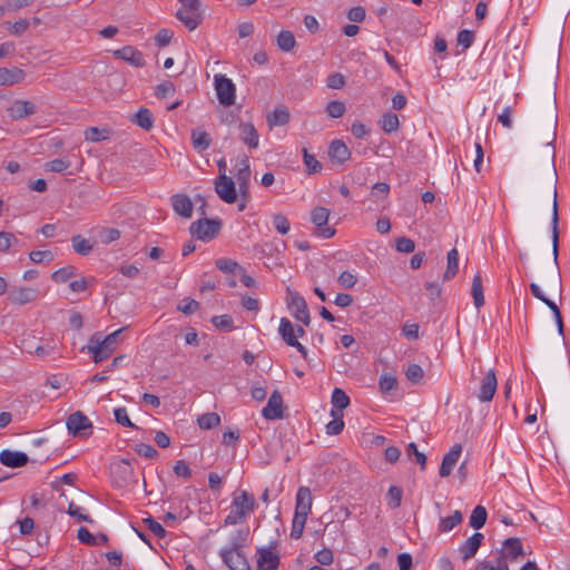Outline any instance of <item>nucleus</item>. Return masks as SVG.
I'll use <instances>...</instances> for the list:
<instances>
[{
    "instance_id": "f257e3e1",
    "label": "nucleus",
    "mask_w": 570,
    "mask_h": 570,
    "mask_svg": "<svg viewBox=\"0 0 570 570\" xmlns=\"http://www.w3.org/2000/svg\"><path fill=\"white\" fill-rule=\"evenodd\" d=\"M547 191L553 198L552 206V252H553V266L551 267L548 276V286L561 291V279L558 269V247H559V215H558V193H557V173L554 169L549 171L547 179Z\"/></svg>"
},
{
    "instance_id": "f03ea898",
    "label": "nucleus",
    "mask_w": 570,
    "mask_h": 570,
    "mask_svg": "<svg viewBox=\"0 0 570 570\" xmlns=\"http://www.w3.org/2000/svg\"><path fill=\"white\" fill-rule=\"evenodd\" d=\"M256 500L253 494L247 491L235 493L232 502V511L225 519L226 525H234L244 522L249 513L254 511Z\"/></svg>"
},
{
    "instance_id": "7ed1b4c3",
    "label": "nucleus",
    "mask_w": 570,
    "mask_h": 570,
    "mask_svg": "<svg viewBox=\"0 0 570 570\" xmlns=\"http://www.w3.org/2000/svg\"><path fill=\"white\" fill-rule=\"evenodd\" d=\"M121 331L122 330H117L102 340H100L98 334L91 336L89 344L87 345V350L94 354L95 363L102 362L115 352Z\"/></svg>"
},
{
    "instance_id": "20e7f679",
    "label": "nucleus",
    "mask_w": 570,
    "mask_h": 570,
    "mask_svg": "<svg viewBox=\"0 0 570 570\" xmlns=\"http://www.w3.org/2000/svg\"><path fill=\"white\" fill-rule=\"evenodd\" d=\"M214 86L220 105L232 106L235 104L236 87L229 78L217 73L214 76Z\"/></svg>"
},
{
    "instance_id": "39448f33",
    "label": "nucleus",
    "mask_w": 570,
    "mask_h": 570,
    "mask_svg": "<svg viewBox=\"0 0 570 570\" xmlns=\"http://www.w3.org/2000/svg\"><path fill=\"white\" fill-rule=\"evenodd\" d=\"M220 226L219 219L203 218L191 223L189 232L200 240H210L218 235Z\"/></svg>"
},
{
    "instance_id": "423d86ee",
    "label": "nucleus",
    "mask_w": 570,
    "mask_h": 570,
    "mask_svg": "<svg viewBox=\"0 0 570 570\" xmlns=\"http://www.w3.org/2000/svg\"><path fill=\"white\" fill-rule=\"evenodd\" d=\"M220 557L230 570H250V566L242 552V544L234 542L230 548L223 549Z\"/></svg>"
},
{
    "instance_id": "0eeeda50",
    "label": "nucleus",
    "mask_w": 570,
    "mask_h": 570,
    "mask_svg": "<svg viewBox=\"0 0 570 570\" xmlns=\"http://www.w3.org/2000/svg\"><path fill=\"white\" fill-rule=\"evenodd\" d=\"M287 295L288 307L293 311L294 317L298 322H302L304 325L308 326L311 323V316L304 297L298 293L291 291L289 288H287Z\"/></svg>"
},
{
    "instance_id": "6e6552de",
    "label": "nucleus",
    "mask_w": 570,
    "mask_h": 570,
    "mask_svg": "<svg viewBox=\"0 0 570 570\" xmlns=\"http://www.w3.org/2000/svg\"><path fill=\"white\" fill-rule=\"evenodd\" d=\"M199 4L181 3V8L176 12V18L181 21L190 31L195 30L202 22Z\"/></svg>"
},
{
    "instance_id": "1a4fd4ad",
    "label": "nucleus",
    "mask_w": 570,
    "mask_h": 570,
    "mask_svg": "<svg viewBox=\"0 0 570 570\" xmlns=\"http://www.w3.org/2000/svg\"><path fill=\"white\" fill-rule=\"evenodd\" d=\"M67 428L75 436H88L91 434L92 424L82 412L77 411L68 417Z\"/></svg>"
},
{
    "instance_id": "9d476101",
    "label": "nucleus",
    "mask_w": 570,
    "mask_h": 570,
    "mask_svg": "<svg viewBox=\"0 0 570 570\" xmlns=\"http://www.w3.org/2000/svg\"><path fill=\"white\" fill-rule=\"evenodd\" d=\"M330 210L325 207H315L311 213V220L317 227V235L323 238H331L335 229L327 226Z\"/></svg>"
},
{
    "instance_id": "9b49d317",
    "label": "nucleus",
    "mask_w": 570,
    "mask_h": 570,
    "mask_svg": "<svg viewBox=\"0 0 570 570\" xmlns=\"http://www.w3.org/2000/svg\"><path fill=\"white\" fill-rule=\"evenodd\" d=\"M215 191L227 204H233L237 199L235 183L224 173L215 180Z\"/></svg>"
},
{
    "instance_id": "f8f14e48",
    "label": "nucleus",
    "mask_w": 570,
    "mask_h": 570,
    "mask_svg": "<svg viewBox=\"0 0 570 570\" xmlns=\"http://www.w3.org/2000/svg\"><path fill=\"white\" fill-rule=\"evenodd\" d=\"M498 387V381L495 376L494 370H489L480 383V389L478 393V399L481 402H490L497 391Z\"/></svg>"
},
{
    "instance_id": "ddd939ff",
    "label": "nucleus",
    "mask_w": 570,
    "mask_h": 570,
    "mask_svg": "<svg viewBox=\"0 0 570 570\" xmlns=\"http://www.w3.org/2000/svg\"><path fill=\"white\" fill-rule=\"evenodd\" d=\"M262 415L266 420L283 419V399L279 391L275 390L272 392L266 406L262 410Z\"/></svg>"
},
{
    "instance_id": "4468645a",
    "label": "nucleus",
    "mask_w": 570,
    "mask_h": 570,
    "mask_svg": "<svg viewBox=\"0 0 570 570\" xmlns=\"http://www.w3.org/2000/svg\"><path fill=\"white\" fill-rule=\"evenodd\" d=\"M503 548L498 557L499 560H504L508 563V560L517 561L520 558L524 557L523 547L521 540L519 538H509L503 541Z\"/></svg>"
},
{
    "instance_id": "2eb2a0df",
    "label": "nucleus",
    "mask_w": 570,
    "mask_h": 570,
    "mask_svg": "<svg viewBox=\"0 0 570 570\" xmlns=\"http://www.w3.org/2000/svg\"><path fill=\"white\" fill-rule=\"evenodd\" d=\"M114 56L115 58L121 59L136 68H141L146 65L142 52L132 46H125L115 50Z\"/></svg>"
},
{
    "instance_id": "dca6fc26",
    "label": "nucleus",
    "mask_w": 570,
    "mask_h": 570,
    "mask_svg": "<svg viewBox=\"0 0 570 570\" xmlns=\"http://www.w3.org/2000/svg\"><path fill=\"white\" fill-rule=\"evenodd\" d=\"M530 291L535 298L540 299L542 303H544L551 309V312L553 313V316L556 318L558 332L562 335L563 334V321H562V316H561V312H560L559 307L556 305L554 302L549 299L543 294L541 288L535 283L530 284Z\"/></svg>"
},
{
    "instance_id": "f3484780",
    "label": "nucleus",
    "mask_w": 570,
    "mask_h": 570,
    "mask_svg": "<svg viewBox=\"0 0 570 570\" xmlns=\"http://www.w3.org/2000/svg\"><path fill=\"white\" fill-rule=\"evenodd\" d=\"M38 289L31 287L12 288L8 294V301L16 305H24L38 298Z\"/></svg>"
},
{
    "instance_id": "a211bd4d",
    "label": "nucleus",
    "mask_w": 570,
    "mask_h": 570,
    "mask_svg": "<svg viewBox=\"0 0 570 570\" xmlns=\"http://www.w3.org/2000/svg\"><path fill=\"white\" fill-rule=\"evenodd\" d=\"M462 453V445L455 444L452 449L443 456L441 466H440V476L446 478L451 474L453 468L458 463L460 455Z\"/></svg>"
},
{
    "instance_id": "6ab92c4d",
    "label": "nucleus",
    "mask_w": 570,
    "mask_h": 570,
    "mask_svg": "<svg viewBox=\"0 0 570 570\" xmlns=\"http://www.w3.org/2000/svg\"><path fill=\"white\" fill-rule=\"evenodd\" d=\"M312 494L306 487H301L296 493L295 513L297 515L308 517L312 510Z\"/></svg>"
},
{
    "instance_id": "aec40b11",
    "label": "nucleus",
    "mask_w": 570,
    "mask_h": 570,
    "mask_svg": "<svg viewBox=\"0 0 570 570\" xmlns=\"http://www.w3.org/2000/svg\"><path fill=\"white\" fill-rule=\"evenodd\" d=\"M257 570H277L279 564V557L267 548L257 550Z\"/></svg>"
},
{
    "instance_id": "412c9836",
    "label": "nucleus",
    "mask_w": 570,
    "mask_h": 570,
    "mask_svg": "<svg viewBox=\"0 0 570 570\" xmlns=\"http://www.w3.org/2000/svg\"><path fill=\"white\" fill-rule=\"evenodd\" d=\"M36 112V106L28 100H16L8 108V114L12 119H22Z\"/></svg>"
},
{
    "instance_id": "4be33fe9",
    "label": "nucleus",
    "mask_w": 570,
    "mask_h": 570,
    "mask_svg": "<svg viewBox=\"0 0 570 570\" xmlns=\"http://www.w3.org/2000/svg\"><path fill=\"white\" fill-rule=\"evenodd\" d=\"M174 210L184 218H190L193 215V203L187 195L175 194L170 198Z\"/></svg>"
},
{
    "instance_id": "5701e85b",
    "label": "nucleus",
    "mask_w": 570,
    "mask_h": 570,
    "mask_svg": "<svg viewBox=\"0 0 570 570\" xmlns=\"http://www.w3.org/2000/svg\"><path fill=\"white\" fill-rule=\"evenodd\" d=\"M483 539L484 535L482 533L475 532L460 547V553L462 554L463 561H468L475 556Z\"/></svg>"
},
{
    "instance_id": "b1692460",
    "label": "nucleus",
    "mask_w": 570,
    "mask_h": 570,
    "mask_svg": "<svg viewBox=\"0 0 570 570\" xmlns=\"http://www.w3.org/2000/svg\"><path fill=\"white\" fill-rule=\"evenodd\" d=\"M29 461V458L23 452L3 450L0 453V462L9 468H21L26 465Z\"/></svg>"
},
{
    "instance_id": "393cba45",
    "label": "nucleus",
    "mask_w": 570,
    "mask_h": 570,
    "mask_svg": "<svg viewBox=\"0 0 570 570\" xmlns=\"http://www.w3.org/2000/svg\"><path fill=\"white\" fill-rule=\"evenodd\" d=\"M239 138L249 148L256 149L259 145V136L252 122L239 124Z\"/></svg>"
},
{
    "instance_id": "a878e982",
    "label": "nucleus",
    "mask_w": 570,
    "mask_h": 570,
    "mask_svg": "<svg viewBox=\"0 0 570 570\" xmlns=\"http://www.w3.org/2000/svg\"><path fill=\"white\" fill-rule=\"evenodd\" d=\"M350 155H351V153H350L347 146L343 141L334 140L330 145L328 156L332 160H334L338 164H343L344 161H346L350 158Z\"/></svg>"
},
{
    "instance_id": "bb28decb",
    "label": "nucleus",
    "mask_w": 570,
    "mask_h": 570,
    "mask_svg": "<svg viewBox=\"0 0 570 570\" xmlns=\"http://www.w3.org/2000/svg\"><path fill=\"white\" fill-rule=\"evenodd\" d=\"M24 78V72L20 68H0V85L12 86Z\"/></svg>"
},
{
    "instance_id": "cd10ccee",
    "label": "nucleus",
    "mask_w": 570,
    "mask_h": 570,
    "mask_svg": "<svg viewBox=\"0 0 570 570\" xmlns=\"http://www.w3.org/2000/svg\"><path fill=\"white\" fill-rule=\"evenodd\" d=\"M288 121L289 112L284 106L275 108L274 111L267 116V124L271 128L275 126H284Z\"/></svg>"
},
{
    "instance_id": "c85d7f7f",
    "label": "nucleus",
    "mask_w": 570,
    "mask_h": 570,
    "mask_svg": "<svg viewBox=\"0 0 570 570\" xmlns=\"http://www.w3.org/2000/svg\"><path fill=\"white\" fill-rule=\"evenodd\" d=\"M448 265L443 274V282L452 279L459 271V252L456 248L451 249L448 253Z\"/></svg>"
},
{
    "instance_id": "c756f323",
    "label": "nucleus",
    "mask_w": 570,
    "mask_h": 570,
    "mask_svg": "<svg viewBox=\"0 0 570 570\" xmlns=\"http://www.w3.org/2000/svg\"><path fill=\"white\" fill-rule=\"evenodd\" d=\"M132 121L146 131L154 127V116L147 108H140L132 118Z\"/></svg>"
},
{
    "instance_id": "7c9ffc66",
    "label": "nucleus",
    "mask_w": 570,
    "mask_h": 570,
    "mask_svg": "<svg viewBox=\"0 0 570 570\" xmlns=\"http://www.w3.org/2000/svg\"><path fill=\"white\" fill-rule=\"evenodd\" d=\"M278 332L288 346L296 343L295 327L288 318H281Z\"/></svg>"
},
{
    "instance_id": "2f4dec72",
    "label": "nucleus",
    "mask_w": 570,
    "mask_h": 570,
    "mask_svg": "<svg viewBox=\"0 0 570 570\" xmlns=\"http://www.w3.org/2000/svg\"><path fill=\"white\" fill-rule=\"evenodd\" d=\"M331 403L333 405L331 411L343 412L350 405V397L342 389L335 387L332 392Z\"/></svg>"
},
{
    "instance_id": "473e14b6",
    "label": "nucleus",
    "mask_w": 570,
    "mask_h": 570,
    "mask_svg": "<svg viewBox=\"0 0 570 570\" xmlns=\"http://www.w3.org/2000/svg\"><path fill=\"white\" fill-rule=\"evenodd\" d=\"M471 294L473 297V302L476 308H480L484 305V295H483V286L482 278L480 274H476L472 281Z\"/></svg>"
},
{
    "instance_id": "72a5a7b5",
    "label": "nucleus",
    "mask_w": 570,
    "mask_h": 570,
    "mask_svg": "<svg viewBox=\"0 0 570 570\" xmlns=\"http://www.w3.org/2000/svg\"><path fill=\"white\" fill-rule=\"evenodd\" d=\"M558 119L556 114V98L554 96H551L549 98V110L547 115V128L549 131L548 138H554L556 135V128H557Z\"/></svg>"
},
{
    "instance_id": "f704fd0d",
    "label": "nucleus",
    "mask_w": 570,
    "mask_h": 570,
    "mask_svg": "<svg viewBox=\"0 0 570 570\" xmlns=\"http://www.w3.org/2000/svg\"><path fill=\"white\" fill-rule=\"evenodd\" d=\"M333 420L326 424V433L328 435H337L344 429L343 412L331 411Z\"/></svg>"
},
{
    "instance_id": "c9c22d12",
    "label": "nucleus",
    "mask_w": 570,
    "mask_h": 570,
    "mask_svg": "<svg viewBox=\"0 0 570 570\" xmlns=\"http://www.w3.org/2000/svg\"><path fill=\"white\" fill-rule=\"evenodd\" d=\"M191 140L194 147L200 151L209 148L212 142L209 135L206 131L199 129H195L191 131Z\"/></svg>"
},
{
    "instance_id": "e433bc0d",
    "label": "nucleus",
    "mask_w": 570,
    "mask_h": 570,
    "mask_svg": "<svg viewBox=\"0 0 570 570\" xmlns=\"http://www.w3.org/2000/svg\"><path fill=\"white\" fill-rule=\"evenodd\" d=\"M487 518L488 513L485 508L482 505H476L470 515V527L476 530L481 529L485 524Z\"/></svg>"
},
{
    "instance_id": "4c0bfd02",
    "label": "nucleus",
    "mask_w": 570,
    "mask_h": 570,
    "mask_svg": "<svg viewBox=\"0 0 570 570\" xmlns=\"http://www.w3.org/2000/svg\"><path fill=\"white\" fill-rule=\"evenodd\" d=\"M463 520L462 513L459 510H455L452 515L446 518H441L439 530L441 532L451 531L454 527L460 524Z\"/></svg>"
},
{
    "instance_id": "58836bf2",
    "label": "nucleus",
    "mask_w": 570,
    "mask_h": 570,
    "mask_svg": "<svg viewBox=\"0 0 570 570\" xmlns=\"http://www.w3.org/2000/svg\"><path fill=\"white\" fill-rule=\"evenodd\" d=\"M237 166H238V170H237V174H236V179H237L238 185H243V186L249 185L250 167H249L248 158L244 157L238 163Z\"/></svg>"
},
{
    "instance_id": "ea45409f",
    "label": "nucleus",
    "mask_w": 570,
    "mask_h": 570,
    "mask_svg": "<svg viewBox=\"0 0 570 570\" xmlns=\"http://www.w3.org/2000/svg\"><path fill=\"white\" fill-rule=\"evenodd\" d=\"M296 45L293 32L283 30L277 36V46L283 51H291Z\"/></svg>"
},
{
    "instance_id": "a19ab883",
    "label": "nucleus",
    "mask_w": 570,
    "mask_h": 570,
    "mask_svg": "<svg viewBox=\"0 0 570 570\" xmlns=\"http://www.w3.org/2000/svg\"><path fill=\"white\" fill-rule=\"evenodd\" d=\"M109 136H110V130L106 129V128L100 129L98 127H89L85 131L86 140L92 141V142H99V141L106 140L109 138Z\"/></svg>"
},
{
    "instance_id": "79ce46f5",
    "label": "nucleus",
    "mask_w": 570,
    "mask_h": 570,
    "mask_svg": "<svg viewBox=\"0 0 570 570\" xmlns=\"http://www.w3.org/2000/svg\"><path fill=\"white\" fill-rule=\"evenodd\" d=\"M197 423L200 429L210 430L220 424V416L215 412L205 413L198 417Z\"/></svg>"
},
{
    "instance_id": "37998d69",
    "label": "nucleus",
    "mask_w": 570,
    "mask_h": 570,
    "mask_svg": "<svg viewBox=\"0 0 570 570\" xmlns=\"http://www.w3.org/2000/svg\"><path fill=\"white\" fill-rule=\"evenodd\" d=\"M76 275L77 268L75 266L68 265L53 272L51 278L56 283H66Z\"/></svg>"
},
{
    "instance_id": "c03bdc74",
    "label": "nucleus",
    "mask_w": 570,
    "mask_h": 570,
    "mask_svg": "<svg viewBox=\"0 0 570 570\" xmlns=\"http://www.w3.org/2000/svg\"><path fill=\"white\" fill-rule=\"evenodd\" d=\"M216 267L224 273L237 274L243 272V267L235 261L229 258H219L216 261Z\"/></svg>"
},
{
    "instance_id": "a18cd8bd",
    "label": "nucleus",
    "mask_w": 570,
    "mask_h": 570,
    "mask_svg": "<svg viewBox=\"0 0 570 570\" xmlns=\"http://www.w3.org/2000/svg\"><path fill=\"white\" fill-rule=\"evenodd\" d=\"M400 126L399 118L395 114H384L381 120L382 130L386 134L396 131Z\"/></svg>"
},
{
    "instance_id": "49530a36",
    "label": "nucleus",
    "mask_w": 570,
    "mask_h": 570,
    "mask_svg": "<svg viewBox=\"0 0 570 570\" xmlns=\"http://www.w3.org/2000/svg\"><path fill=\"white\" fill-rule=\"evenodd\" d=\"M73 249L80 255H88L92 250V245L89 240L76 235L71 238Z\"/></svg>"
},
{
    "instance_id": "de8ad7c7",
    "label": "nucleus",
    "mask_w": 570,
    "mask_h": 570,
    "mask_svg": "<svg viewBox=\"0 0 570 570\" xmlns=\"http://www.w3.org/2000/svg\"><path fill=\"white\" fill-rule=\"evenodd\" d=\"M303 159L309 174H316L322 170L321 163L315 158L314 155H311L306 148L303 149Z\"/></svg>"
},
{
    "instance_id": "09e8293b",
    "label": "nucleus",
    "mask_w": 570,
    "mask_h": 570,
    "mask_svg": "<svg viewBox=\"0 0 570 570\" xmlns=\"http://www.w3.org/2000/svg\"><path fill=\"white\" fill-rule=\"evenodd\" d=\"M307 517L294 514L293 524L291 529V537L293 539H299L303 534Z\"/></svg>"
},
{
    "instance_id": "8fccbe9b",
    "label": "nucleus",
    "mask_w": 570,
    "mask_h": 570,
    "mask_svg": "<svg viewBox=\"0 0 570 570\" xmlns=\"http://www.w3.org/2000/svg\"><path fill=\"white\" fill-rule=\"evenodd\" d=\"M403 491L401 488L396 485H391L387 491V498H389V507L392 509H396L401 505Z\"/></svg>"
},
{
    "instance_id": "3c124183",
    "label": "nucleus",
    "mask_w": 570,
    "mask_h": 570,
    "mask_svg": "<svg viewBox=\"0 0 570 570\" xmlns=\"http://www.w3.org/2000/svg\"><path fill=\"white\" fill-rule=\"evenodd\" d=\"M114 414H115V420L118 424L126 426V428L137 429V426L130 421L126 407L115 409Z\"/></svg>"
},
{
    "instance_id": "603ef678",
    "label": "nucleus",
    "mask_w": 570,
    "mask_h": 570,
    "mask_svg": "<svg viewBox=\"0 0 570 570\" xmlns=\"http://www.w3.org/2000/svg\"><path fill=\"white\" fill-rule=\"evenodd\" d=\"M326 112L332 118H340L345 112V105L340 100L330 101L326 106Z\"/></svg>"
},
{
    "instance_id": "864d4df0",
    "label": "nucleus",
    "mask_w": 570,
    "mask_h": 570,
    "mask_svg": "<svg viewBox=\"0 0 570 570\" xmlns=\"http://www.w3.org/2000/svg\"><path fill=\"white\" fill-rule=\"evenodd\" d=\"M273 225L275 229L282 235H285L289 232V222L283 214H275L273 216Z\"/></svg>"
},
{
    "instance_id": "5fc2aeb1",
    "label": "nucleus",
    "mask_w": 570,
    "mask_h": 570,
    "mask_svg": "<svg viewBox=\"0 0 570 570\" xmlns=\"http://www.w3.org/2000/svg\"><path fill=\"white\" fill-rule=\"evenodd\" d=\"M212 323L218 330L229 332L233 330V318L229 315H219L212 318Z\"/></svg>"
},
{
    "instance_id": "6e6d98bb",
    "label": "nucleus",
    "mask_w": 570,
    "mask_h": 570,
    "mask_svg": "<svg viewBox=\"0 0 570 570\" xmlns=\"http://www.w3.org/2000/svg\"><path fill=\"white\" fill-rule=\"evenodd\" d=\"M406 379L412 383H419L423 375V368L419 364H410L405 371Z\"/></svg>"
},
{
    "instance_id": "4d7b16f0",
    "label": "nucleus",
    "mask_w": 570,
    "mask_h": 570,
    "mask_svg": "<svg viewBox=\"0 0 570 570\" xmlns=\"http://www.w3.org/2000/svg\"><path fill=\"white\" fill-rule=\"evenodd\" d=\"M144 523L156 537L160 539L166 537L167 532L164 529V527L159 522L154 520L151 517L144 519Z\"/></svg>"
},
{
    "instance_id": "13d9d810",
    "label": "nucleus",
    "mask_w": 570,
    "mask_h": 570,
    "mask_svg": "<svg viewBox=\"0 0 570 570\" xmlns=\"http://www.w3.org/2000/svg\"><path fill=\"white\" fill-rule=\"evenodd\" d=\"M17 244L18 239L12 233L0 232V252H6Z\"/></svg>"
},
{
    "instance_id": "bf43d9fd",
    "label": "nucleus",
    "mask_w": 570,
    "mask_h": 570,
    "mask_svg": "<svg viewBox=\"0 0 570 570\" xmlns=\"http://www.w3.org/2000/svg\"><path fill=\"white\" fill-rule=\"evenodd\" d=\"M337 281L344 288H353L357 283V276L348 271H344L341 273Z\"/></svg>"
},
{
    "instance_id": "052dcab7",
    "label": "nucleus",
    "mask_w": 570,
    "mask_h": 570,
    "mask_svg": "<svg viewBox=\"0 0 570 570\" xmlns=\"http://www.w3.org/2000/svg\"><path fill=\"white\" fill-rule=\"evenodd\" d=\"M415 249V243L407 237H400L396 239V250L400 253L410 254L414 252Z\"/></svg>"
},
{
    "instance_id": "680f3d73",
    "label": "nucleus",
    "mask_w": 570,
    "mask_h": 570,
    "mask_svg": "<svg viewBox=\"0 0 570 570\" xmlns=\"http://www.w3.org/2000/svg\"><path fill=\"white\" fill-rule=\"evenodd\" d=\"M29 258L36 263L40 264L42 262H51L53 261V254L51 250H33L29 254Z\"/></svg>"
},
{
    "instance_id": "e2e57ef3",
    "label": "nucleus",
    "mask_w": 570,
    "mask_h": 570,
    "mask_svg": "<svg viewBox=\"0 0 570 570\" xmlns=\"http://www.w3.org/2000/svg\"><path fill=\"white\" fill-rule=\"evenodd\" d=\"M135 451L147 459H155L158 456V451L150 444L139 443L136 445Z\"/></svg>"
},
{
    "instance_id": "0e129e2a",
    "label": "nucleus",
    "mask_w": 570,
    "mask_h": 570,
    "mask_svg": "<svg viewBox=\"0 0 570 570\" xmlns=\"http://www.w3.org/2000/svg\"><path fill=\"white\" fill-rule=\"evenodd\" d=\"M396 384H397L396 377L392 374L385 373L380 379V389L383 392L392 391L393 389L396 387Z\"/></svg>"
},
{
    "instance_id": "69168bd1",
    "label": "nucleus",
    "mask_w": 570,
    "mask_h": 570,
    "mask_svg": "<svg viewBox=\"0 0 570 570\" xmlns=\"http://www.w3.org/2000/svg\"><path fill=\"white\" fill-rule=\"evenodd\" d=\"M77 538L81 543H86L88 546H97L99 543L98 539L85 527L79 528Z\"/></svg>"
},
{
    "instance_id": "338daca9",
    "label": "nucleus",
    "mask_w": 570,
    "mask_h": 570,
    "mask_svg": "<svg viewBox=\"0 0 570 570\" xmlns=\"http://www.w3.org/2000/svg\"><path fill=\"white\" fill-rule=\"evenodd\" d=\"M175 92V86L170 81H163L155 88V95L157 98H165L168 95H173Z\"/></svg>"
},
{
    "instance_id": "774afa93",
    "label": "nucleus",
    "mask_w": 570,
    "mask_h": 570,
    "mask_svg": "<svg viewBox=\"0 0 570 570\" xmlns=\"http://www.w3.org/2000/svg\"><path fill=\"white\" fill-rule=\"evenodd\" d=\"M100 240L104 244H110L120 237V232L116 228H105L99 234Z\"/></svg>"
}]
</instances>
